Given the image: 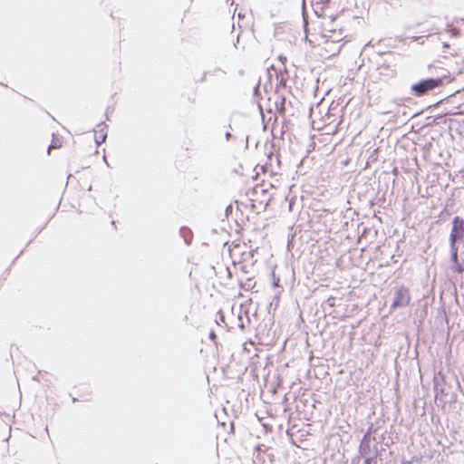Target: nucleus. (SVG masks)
Wrapping results in <instances>:
<instances>
[{
  "instance_id": "obj_22",
  "label": "nucleus",
  "mask_w": 464,
  "mask_h": 464,
  "mask_svg": "<svg viewBox=\"0 0 464 464\" xmlns=\"http://www.w3.org/2000/svg\"><path fill=\"white\" fill-rule=\"evenodd\" d=\"M401 464H412V462L409 460H403Z\"/></svg>"
},
{
  "instance_id": "obj_10",
  "label": "nucleus",
  "mask_w": 464,
  "mask_h": 464,
  "mask_svg": "<svg viewBox=\"0 0 464 464\" xmlns=\"http://www.w3.org/2000/svg\"><path fill=\"white\" fill-rule=\"evenodd\" d=\"M376 441L377 440V438L375 436H372L371 434H369V432H365L364 435L362 436V439L361 440V441H367V442H372V441Z\"/></svg>"
},
{
  "instance_id": "obj_2",
  "label": "nucleus",
  "mask_w": 464,
  "mask_h": 464,
  "mask_svg": "<svg viewBox=\"0 0 464 464\" xmlns=\"http://www.w3.org/2000/svg\"><path fill=\"white\" fill-rule=\"evenodd\" d=\"M464 239V218L456 216L452 220V227L450 234V253L453 258L457 257L458 246L457 243L462 242Z\"/></svg>"
},
{
  "instance_id": "obj_9",
  "label": "nucleus",
  "mask_w": 464,
  "mask_h": 464,
  "mask_svg": "<svg viewBox=\"0 0 464 464\" xmlns=\"http://www.w3.org/2000/svg\"><path fill=\"white\" fill-rule=\"evenodd\" d=\"M374 454L373 456L365 457L364 464H372L376 462L377 456L379 454V450L376 445L373 446Z\"/></svg>"
},
{
  "instance_id": "obj_5",
  "label": "nucleus",
  "mask_w": 464,
  "mask_h": 464,
  "mask_svg": "<svg viewBox=\"0 0 464 464\" xmlns=\"http://www.w3.org/2000/svg\"><path fill=\"white\" fill-rule=\"evenodd\" d=\"M107 125L104 122H101L96 126L95 131V142L97 146H100L105 141L107 137Z\"/></svg>"
},
{
  "instance_id": "obj_16",
  "label": "nucleus",
  "mask_w": 464,
  "mask_h": 464,
  "mask_svg": "<svg viewBox=\"0 0 464 464\" xmlns=\"http://www.w3.org/2000/svg\"><path fill=\"white\" fill-rule=\"evenodd\" d=\"M383 440H384V434H382V435L380 437V439H379V440L377 439V440H376L375 442H376V443H382V442L383 441Z\"/></svg>"
},
{
  "instance_id": "obj_14",
  "label": "nucleus",
  "mask_w": 464,
  "mask_h": 464,
  "mask_svg": "<svg viewBox=\"0 0 464 464\" xmlns=\"http://www.w3.org/2000/svg\"><path fill=\"white\" fill-rule=\"evenodd\" d=\"M225 138L227 141H229L230 140L232 139H235V137L229 132V131H227L226 134H225Z\"/></svg>"
},
{
  "instance_id": "obj_23",
  "label": "nucleus",
  "mask_w": 464,
  "mask_h": 464,
  "mask_svg": "<svg viewBox=\"0 0 464 464\" xmlns=\"http://www.w3.org/2000/svg\"><path fill=\"white\" fill-rule=\"evenodd\" d=\"M443 47H444V48H449V47H450V45H449L448 44H446V43H445V44H443Z\"/></svg>"
},
{
  "instance_id": "obj_8",
  "label": "nucleus",
  "mask_w": 464,
  "mask_h": 464,
  "mask_svg": "<svg viewBox=\"0 0 464 464\" xmlns=\"http://www.w3.org/2000/svg\"><path fill=\"white\" fill-rule=\"evenodd\" d=\"M179 235L181 237H183L184 242L186 245H190L193 238V233L190 228L188 227H181L179 229Z\"/></svg>"
},
{
  "instance_id": "obj_6",
  "label": "nucleus",
  "mask_w": 464,
  "mask_h": 464,
  "mask_svg": "<svg viewBox=\"0 0 464 464\" xmlns=\"http://www.w3.org/2000/svg\"><path fill=\"white\" fill-rule=\"evenodd\" d=\"M451 261L453 263L452 269L455 272L462 273L464 272V244L463 250L460 253V256L457 254V257L453 258V254H451Z\"/></svg>"
},
{
  "instance_id": "obj_24",
  "label": "nucleus",
  "mask_w": 464,
  "mask_h": 464,
  "mask_svg": "<svg viewBox=\"0 0 464 464\" xmlns=\"http://www.w3.org/2000/svg\"><path fill=\"white\" fill-rule=\"evenodd\" d=\"M246 144L248 143V136H246Z\"/></svg>"
},
{
  "instance_id": "obj_1",
  "label": "nucleus",
  "mask_w": 464,
  "mask_h": 464,
  "mask_svg": "<svg viewBox=\"0 0 464 464\" xmlns=\"http://www.w3.org/2000/svg\"><path fill=\"white\" fill-rule=\"evenodd\" d=\"M446 73H441L436 77L421 79L411 86V94L415 97H421L440 89L444 84Z\"/></svg>"
},
{
  "instance_id": "obj_18",
  "label": "nucleus",
  "mask_w": 464,
  "mask_h": 464,
  "mask_svg": "<svg viewBox=\"0 0 464 464\" xmlns=\"http://www.w3.org/2000/svg\"><path fill=\"white\" fill-rule=\"evenodd\" d=\"M446 214H447V215H449V212H448V210L445 208L444 210H442V211H441V213H440V217L446 216Z\"/></svg>"
},
{
  "instance_id": "obj_15",
  "label": "nucleus",
  "mask_w": 464,
  "mask_h": 464,
  "mask_svg": "<svg viewBox=\"0 0 464 464\" xmlns=\"http://www.w3.org/2000/svg\"><path fill=\"white\" fill-rule=\"evenodd\" d=\"M360 457H355L352 459V464H359Z\"/></svg>"
},
{
  "instance_id": "obj_21",
  "label": "nucleus",
  "mask_w": 464,
  "mask_h": 464,
  "mask_svg": "<svg viewBox=\"0 0 464 464\" xmlns=\"http://www.w3.org/2000/svg\"><path fill=\"white\" fill-rule=\"evenodd\" d=\"M216 337L215 334L213 332L210 333L209 338L214 339Z\"/></svg>"
},
{
  "instance_id": "obj_4",
  "label": "nucleus",
  "mask_w": 464,
  "mask_h": 464,
  "mask_svg": "<svg viewBox=\"0 0 464 464\" xmlns=\"http://www.w3.org/2000/svg\"><path fill=\"white\" fill-rule=\"evenodd\" d=\"M435 399L445 403L450 392V387L446 383V378L440 372L433 378Z\"/></svg>"
},
{
  "instance_id": "obj_19",
  "label": "nucleus",
  "mask_w": 464,
  "mask_h": 464,
  "mask_svg": "<svg viewBox=\"0 0 464 464\" xmlns=\"http://www.w3.org/2000/svg\"><path fill=\"white\" fill-rule=\"evenodd\" d=\"M446 214H447V215H449V212H448V210L445 208L444 210H442V211H441V213H440V217L446 216Z\"/></svg>"
},
{
  "instance_id": "obj_11",
  "label": "nucleus",
  "mask_w": 464,
  "mask_h": 464,
  "mask_svg": "<svg viewBox=\"0 0 464 464\" xmlns=\"http://www.w3.org/2000/svg\"><path fill=\"white\" fill-rule=\"evenodd\" d=\"M62 146L61 142L58 140H55L53 139L52 140V143L50 144L49 148H48V153H50V150L52 149H58Z\"/></svg>"
},
{
  "instance_id": "obj_7",
  "label": "nucleus",
  "mask_w": 464,
  "mask_h": 464,
  "mask_svg": "<svg viewBox=\"0 0 464 464\" xmlns=\"http://www.w3.org/2000/svg\"><path fill=\"white\" fill-rule=\"evenodd\" d=\"M372 442L361 441L359 446V454L361 457H369L368 455L374 452L373 448L371 445Z\"/></svg>"
},
{
  "instance_id": "obj_3",
  "label": "nucleus",
  "mask_w": 464,
  "mask_h": 464,
  "mask_svg": "<svg viewBox=\"0 0 464 464\" xmlns=\"http://www.w3.org/2000/svg\"><path fill=\"white\" fill-rule=\"evenodd\" d=\"M411 302L410 291L404 285H400L394 288L393 301L391 304V309L406 307Z\"/></svg>"
},
{
  "instance_id": "obj_12",
  "label": "nucleus",
  "mask_w": 464,
  "mask_h": 464,
  "mask_svg": "<svg viewBox=\"0 0 464 464\" xmlns=\"http://www.w3.org/2000/svg\"><path fill=\"white\" fill-rule=\"evenodd\" d=\"M366 432H369L372 436V434H375L377 432V429L373 427L372 424L369 429L366 430Z\"/></svg>"
},
{
  "instance_id": "obj_13",
  "label": "nucleus",
  "mask_w": 464,
  "mask_h": 464,
  "mask_svg": "<svg viewBox=\"0 0 464 464\" xmlns=\"http://www.w3.org/2000/svg\"><path fill=\"white\" fill-rule=\"evenodd\" d=\"M279 283V277H276L275 273H273V286L277 287Z\"/></svg>"
},
{
  "instance_id": "obj_20",
  "label": "nucleus",
  "mask_w": 464,
  "mask_h": 464,
  "mask_svg": "<svg viewBox=\"0 0 464 464\" xmlns=\"http://www.w3.org/2000/svg\"><path fill=\"white\" fill-rule=\"evenodd\" d=\"M279 60L284 63L285 61H286V58L282 56V55H280L279 56Z\"/></svg>"
},
{
  "instance_id": "obj_17",
  "label": "nucleus",
  "mask_w": 464,
  "mask_h": 464,
  "mask_svg": "<svg viewBox=\"0 0 464 464\" xmlns=\"http://www.w3.org/2000/svg\"><path fill=\"white\" fill-rule=\"evenodd\" d=\"M231 211H232V207H231V206L227 207V208H226V214H227V215H228V213H229V212H231Z\"/></svg>"
}]
</instances>
